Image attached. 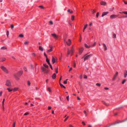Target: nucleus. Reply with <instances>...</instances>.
<instances>
[{"mask_svg":"<svg viewBox=\"0 0 127 127\" xmlns=\"http://www.w3.org/2000/svg\"><path fill=\"white\" fill-rule=\"evenodd\" d=\"M0 68L1 69L6 73L8 74L9 71L4 66H0Z\"/></svg>","mask_w":127,"mask_h":127,"instance_id":"obj_2","label":"nucleus"},{"mask_svg":"<svg viewBox=\"0 0 127 127\" xmlns=\"http://www.w3.org/2000/svg\"><path fill=\"white\" fill-rule=\"evenodd\" d=\"M84 50V48L83 47L80 48L79 49V54L81 55L83 52V51Z\"/></svg>","mask_w":127,"mask_h":127,"instance_id":"obj_8","label":"nucleus"},{"mask_svg":"<svg viewBox=\"0 0 127 127\" xmlns=\"http://www.w3.org/2000/svg\"><path fill=\"white\" fill-rule=\"evenodd\" d=\"M87 25H88L87 24H86L84 26V30H85L86 29V28L87 27Z\"/></svg>","mask_w":127,"mask_h":127,"instance_id":"obj_43","label":"nucleus"},{"mask_svg":"<svg viewBox=\"0 0 127 127\" xmlns=\"http://www.w3.org/2000/svg\"><path fill=\"white\" fill-rule=\"evenodd\" d=\"M101 4L102 5H106V3L105 2L103 1H102L101 2Z\"/></svg>","mask_w":127,"mask_h":127,"instance_id":"obj_20","label":"nucleus"},{"mask_svg":"<svg viewBox=\"0 0 127 127\" xmlns=\"http://www.w3.org/2000/svg\"><path fill=\"white\" fill-rule=\"evenodd\" d=\"M96 85L97 86H100L101 85L99 83H97L96 84Z\"/></svg>","mask_w":127,"mask_h":127,"instance_id":"obj_44","label":"nucleus"},{"mask_svg":"<svg viewBox=\"0 0 127 127\" xmlns=\"http://www.w3.org/2000/svg\"><path fill=\"white\" fill-rule=\"evenodd\" d=\"M46 62L49 65L50 64L49 60L48 59V58H46Z\"/></svg>","mask_w":127,"mask_h":127,"instance_id":"obj_21","label":"nucleus"},{"mask_svg":"<svg viewBox=\"0 0 127 127\" xmlns=\"http://www.w3.org/2000/svg\"><path fill=\"white\" fill-rule=\"evenodd\" d=\"M69 127H74L72 126V125H69Z\"/></svg>","mask_w":127,"mask_h":127,"instance_id":"obj_64","label":"nucleus"},{"mask_svg":"<svg viewBox=\"0 0 127 127\" xmlns=\"http://www.w3.org/2000/svg\"><path fill=\"white\" fill-rule=\"evenodd\" d=\"M29 42L27 41H26L24 43V44L25 45H28V44Z\"/></svg>","mask_w":127,"mask_h":127,"instance_id":"obj_30","label":"nucleus"},{"mask_svg":"<svg viewBox=\"0 0 127 127\" xmlns=\"http://www.w3.org/2000/svg\"><path fill=\"white\" fill-rule=\"evenodd\" d=\"M47 91H49L50 92H51V90L49 87H48L47 89Z\"/></svg>","mask_w":127,"mask_h":127,"instance_id":"obj_32","label":"nucleus"},{"mask_svg":"<svg viewBox=\"0 0 127 127\" xmlns=\"http://www.w3.org/2000/svg\"><path fill=\"white\" fill-rule=\"evenodd\" d=\"M39 49L41 51H43V48L41 46H39Z\"/></svg>","mask_w":127,"mask_h":127,"instance_id":"obj_23","label":"nucleus"},{"mask_svg":"<svg viewBox=\"0 0 127 127\" xmlns=\"http://www.w3.org/2000/svg\"><path fill=\"white\" fill-rule=\"evenodd\" d=\"M5 85L6 86L8 87H11L12 86L11 83L9 80H7L6 81Z\"/></svg>","mask_w":127,"mask_h":127,"instance_id":"obj_4","label":"nucleus"},{"mask_svg":"<svg viewBox=\"0 0 127 127\" xmlns=\"http://www.w3.org/2000/svg\"><path fill=\"white\" fill-rule=\"evenodd\" d=\"M124 12L125 11H122V12H119V13L121 14H124Z\"/></svg>","mask_w":127,"mask_h":127,"instance_id":"obj_57","label":"nucleus"},{"mask_svg":"<svg viewBox=\"0 0 127 127\" xmlns=\"http://www.w3.org/2000/svg\"><path fill=\"white\" fill-rule=\"evenodd\" d=\"M6 60V59L4 58H2L0 59V62H2Z\"/></svg>","mask_w":127,"mask_h":127,"instance_id":"obj_19","label":"nucleus"},{"mask_svg":"<svg viewBox=\"0 0 127 127\" xmlns=\"http://www.w3.org/2000/svg\"><path fill=\"white\" fill-rule=\"evenodd\" d=\"M49 23V24L50 25H52L53 24V23L52 21H50Z\"/></svg>","mask_w":127,"mask_h":127,"instance_id":"obj_41","label":"nucleus"},{"mask_svg":"<svg viewBox=\"0 0 127 127\" xmlns=\"http://www.w3.org/2000/svg\"><path fill=\"white\" fill-rule=\"evenodd\" d=\"M72 70V67H71L69 70V72H70Z\"/></svg>","mask_w":127,"mask_h":127,"instance_id":"obj_56","label":"nucleus"},{"mask_svg":"<svg viewBox=\"0 0 127 127\" xmlns=\"http://www.w3.org/2000/svg\"><path fill=\"white\" fill-rule=\"evenodd\" d=\"M19 37H20L23 38V37H24V35L23 34H20L19 35Z\"/></svg>","mask_w":127,"mask_h":127,"instance_id":"obj_31","label":"nucleus"},{"mask_svg":"<svg viewBox=\"0 0 127 127\" xmlns=\"http://www.w3.org/2000/svg\"><path fill=\"white\" fill-rule=\"evenodd\" d=\"M84 112L86 116H87V113L84 110Z\"/></svg>","mask_w":127,"mask_h":127,"instance_id":"obj_47","label":"nucleus"},{"mask_svg":"<svg viewBox=\"0 0 127 127\" xmlns=\"http://www.w3.org/2000/svg\"><path fill=\"white\" fill-rule=\"evenodd\" d=\"M84 78L86 79L87 78V76L86 75H84Z\"/></svg>","mask_w":127,"mask_h":127,"instance_id":"obj_60","label":"nucleus"},{"mask_svg":"<svg viewBox=\"0 0 127 127\" xmlns=\"http://www.w3.org/2000/svg\"><path fill=\"white\" fill-rule=\"evenodd\" d=\"M7 89L8 91L9 92H11L12 91H13V89H10L9 88H8Z\"/></svg>","mask_w":127,"mask_h":127,"instance_id":"obj_26","label":"nucleus"},{"mask_svg":"<svg viewBox=\"0 0 127 127\" xmlns=\"http://www.w3.org/2000/svg\"><path fill=\"white\" fill-rule=\"evenodd\" d=\"M93 56V55L92 54H90L89 55H88L86 56L84 59V61H85L87 60L90 57H91Z\"/></svg>","mask_w":127,"mask_h":127,"instance_id":"obj_7","label":"nucleus"},{"mask_svg":"<svg viewBox=\"0 0 127 127\" xmlns=\"http://www.w3.org/2000/svg\"><path fill=\"white\" fill-rule=\"evenodd\" d=\"M49 65L50 66V68H51V69L52 70H53V67H52V65L51 64H49Z\"/></svg>","mask_w":127,"mask_h":127,"instance_id":"obj_46","label":"nucleus"},{"mask_svg":"<svg viewBox=\"0 0 127 127\" xmlns=\"http://www.w3.org/2000/svg\"><path fill=\"white\" fill-rule=\"evenodd\" d=\"M117 16V15H115L113 14L110 16V17L111 19H113L115 18Z\"/></svg>","mask_w":127,"mask_h":127,"instance_id":"obj_11","label":"nucleus"},{"mask_svg":"<svg viewBox=\"0 0 127 127\" xmlns=\"http://www.w3.org/2000/svg\"><path fill=\"white\" fill-rule=\"evenodd\" d=\"M11 29H13L14 27V26L13 25H11Z\"/></svg>","mask_w":127,"mask_h":127,"instance_id":"obj_52","label":"nucleus"},{"mask_svg":"<svg viewBox=\"0 0 127 127\" xmlns=\"http://www.w3.org/2000/svg\"><path fill=\"white\" fill-rule=\"evenodd\" d=\"M92 13L93 14L95 12V11L94 10H92Z\"/></svg>","mask_w":127,"mask_h":127,"instance_id":"obj_55","label":"nucleus"},{"mask_svg":"<svg viewBox=\"0 0 127 127\" xmlns=\"http://www.w3.org/2000/svg\"><path fill=\"white\" fill-rule=\"evenodd\" d=\"M109 12H104L102 14V17H103L105 15H106Z\"/></svg>","mask_w":127,"mask_h":127,"instance_id":"obj_14","label":"nucleus"},{"mask_svg":"<svg viewBox=\"0 0 127 127\" xmlns=\"http://www.w3.org/2000/svg\"><path fill=\"white\" fill-rule=\"evenodd\" d=\"M23 71H19L17 73L19 76L23 74Z\"/></svg>","mask_w":127,"mask_h":127,"instance_id":"obj_18","label":"nucleus"},{"mask_svg":"<svg viewBox=\"0 0 127 127\" xmlns=\"http://www.w3.org/2000/svg\"><path fill=\"white\" fill-rule=\"evenodd\" d=\"M51 35L55 39H57L58 37V36L55 33L52 34Z\"/></svg>","mask_w":127,"mask_h":127,"instance_id":"obj_13","label":"nucleus"},{"mask_svg":"<svg viewBox=\"0 0 127 127\" xmlns=\"http://www.w3.org/2000/svg\"><path fill=\"white\" fill-rule=\"evenodd\" d=\"M126 81V79L124 80L122 82V84H124L125 83V82Z\"/></svg>","mask_w":127,"mask_h":127,"instance_id":"obj_40","label":"nucleus"},{"mask_svg":"<svg viewBox=\"0 0 127 127\" xmlns=\"http://www.w3.org/2000/svg\"><path fill=\"white\" fill-rule=\"evenodd\" d=\"M84 45H85V47L86 48H89L91 47V45H88L85 43V44Z\"/></svg>","mask_w":127,"mask_h":127,"instance_id":"obj_15","label":"nucleus"},{"mask_svg":"<svg viewBox=\"0 0 127 127\" xmlns=\"http://www.w3.org/2000/svg\"><path fill=\"white\" fill-rule=\"evenodd\" d=\"M103 47L104 48V50L106 51L107 50V48L106 45L104 43H103L102 44Z\"/></svg>","mask_w":127,"mask_h":127,"instance_id":"obj_16","label":"nucleus"},{"mask_svg":"<svg viewBox=\"0 0 127 127\" xmlns=\"http://www.w3.org/2000/svg\"><path fill=\"white\" fill-rule=\"evenodd\" d=\"M67 36L66 37H64V42L66 43L67 45L68 46H70L71 43V40L69 39L67 41L66 40V38Z\"/></svg>","mask_w":127,"mask_h":127,"instance_id":"obj_1","label":"nucleus"},{"mask_svg":"<svg viewBox=\"0 0 127 127\" xmlns=\"http://www.w3.org/2000/svg\"><path fill=\"white\" fill-rule=\"evenodd\" d=\"M68 118H69V116H67L66 118L64 119V121H66L67 120V119Z\"/></svg>","mask_w":127,"mask_h":127,"instance_id":"obj_45","label":"nucleus"},{"mask_svg":"<svg viewBox=\"0 0 127 127\" xmlns=\"http://www.w3.org/2000/svg\"><path fill=\"white\" fill-rule=\"evenodd\" d=\"M44 55L46 57V58H47V56L45 53H44Z\"/></svg>","mask_w":127,"mask_h":127,"instance_id":"obj_54","label":"nucleus"},{"mask_svg":"<svg viewBox=\"0 0 127 127\" xmlns=\"http://www.w3.org/2000/svg\"><path fill=\"white\" fill-rule=\"evenodd\" d=\"M19 75L18 73L14 74V76L16 80H19Z\"/></svg>","mask_w":127,"mask_h":127,"instance_id":"obj_9","label":"nucleus"},{"mask_svg":"<svg viewBox=\"0 0 127 127\" xmlns=\"http://www.w3.org/2000/svg\"><path fill=\"white\" fill-rule=\"evenodd\" d=\"M58 67H57V68H55V72L57 73L58 72Z\"/></svg>","mask_w":127,"mask_h":127,"instance_id":"obj_35","label":"nucleus"},{"mask_svg":"<svg viewBox=\"0 0 127 127\" xmlns=\"http://www.w3.org/2000/svg\"><path fill=\"white\" fill-rule=\"evenodd\" d=\"M29 114V113H28V112H26V113H25L24 114V115H28Z\"/></svg>","mask_w":127,"mask_h":127,"instance_id":"obj_48","label":"nucleus"},{"mask_svg":"<svg viewBox=\"0 0 127 127\" xmlns=\"http://www.w3.org/2000/svg\"><path fill=\"white\" fill-rule=\"evenodd\" d=\"M69 96H67L66 97V98L68 101L69 100Z\"/></svg>","mask_w":127,"mask_h":127,"instance_id":"obj_51","label":"nucleus"},{"mask_svg":"<svg viewBox=\"0 0 127 127\" xmlns=\"http://www.w3.org/2000/svg\"><path fill=\"white\" fill-rule=\"evenodd\" d=\"M51 108V107L50 106H49L48 107V110H49Z\"/></svg>","mask_w":127,"mask_h":127,"instance_id":"obj_62","label":"nucleus"},{"mask_svg":"<svg viewBox=\"0 0 127 127\" xmlns=\"http://www.w3.org/2000/svg\"><path fill=\"white\" fill-rule=\"evenodd\" d=\"M4 101H5V99H3V101H2V104L3 109V110L4 109Z\"/></svg>","mask_w":127,"mask_h":127,"instance_id":"obj_28","label":"nucleus"},{"mask_svg":"<svg viewBox=\"0 0 127 127\" xmlns=\"http://www.w3.org/2000/svg\"><path fill=\"white\" fill-rule=\"evenodd\" d=\"M39 7L42 9H43L44 8L43 7L42 5L40 6Z\"/></svg>","mask_w":127,"mask_h":127,"instance_id":"obj_50","label":"nucleus"},{"mask_svg":"<svg viewBox=\"0 0 127 127\" xmlns=\"http://www.w3.org/2000/svg\"><path fill=\"white\" fill-rule=\"evenodd\" d=\"M70 14H72L73 13V11L72 10H71L70 9H68L67 11Z\"/></svg>","mask_w":127,"mask_h":127,"instance_id":"obj_25","label":"nucleus"},{"mask_svg":"<svg viewBox=\"0 0 127 127\" xmlns=\"http://www.w3.org/2000/svg\"><path fill=\"white\" fill-rule=\"evenodd\" d=\"M18 88H19L17 87L13 89V91L14 92L18 90Z\"/></svg>","mask_w":127,"mask_h":127,"instance_id":"obj_24","label":"nucleus"},{"mask_svg":"<svg viewBox=\"0 0 127 127\" xmlns=\"http://www.w3.org/2000/svg\"><path fill=\"white\" fill-rule=\"evenodd\" d=\"M123 1L124 2V3L125 4H127V2L126 1H125L124 0H123Z\"/></svg>","mask_w":127,"mask_h":127,"instance_id":"obj_59","label":"nucleus"},{"mask_svg":"<svg viewBox=\"0 0 127 127\" xmlns=\"http://www.w3.org/2000/svg\"><path fill=\"white\" fill-rule=\"evenodd\" d=\"M99 15L98 12H97L96 14V16L97 17H98Z\"/></svg>","mask_w":127,"mask_h":127,"instance_id":"obj_53","label":"nucleus"},{"mask_svg":"<svg viewBox=\"0 0 127 127\" xmlns=\"http://www.w3.org/2000/svg\"><path fill=\"white\" fill-rule=\"evenodd\" d=\"M127 70H125V73L124 75V77H127Z\"/></svg>","mask_w":127,"mask_h":127,"instance_id":"obj_22","label":"nucleus"},{"mask_svg":"<svg viewBox=\"0 0 127 127\" xmlns=\"http://www.w3.org/2000/svg\"><path fill=\"white\" fill-rule=\"evenodd\" d=\"M68 79H66L64 81V83L65 84H66L67 83V81L68 80Z\"/></svg>","mask_w":127,"mask_h":127,"instance_id":"obj_33","label":"nucleus"},{"mask_svg":"<svg viewBox=\"0 0 127 127\" xmlns=\"http://www.w3.org/2000/svg\"><path fill=\"white\" fill-rule=\"evenodd\" d=\"M79 78H80V79H82V75H80L79 76Z\"/></svg>","mask_w":127,"mask_h":127,"instance_id":"obj_58","label":"nucleus"},{"mask_svg":"<svg viewBox=\"0 0 127 127\" xmlns=\"http://www.w3.org/2000/svg\"><path fill=\"white\" fill-rule=\"evenodd\" d=\"M68 53H67V55H69L70 54H71L70 56H71L72 55V54L73 53V52L74 50V49L73 48V46H72L71 47V50L70 51L69 49H68Z\"/></svg>","mask_w":127,"mask_h":127,"instance_id":"obj_3","label":"nucleus"},{"mask_svg":"<svg viewBox=\"0 0 127 127\" xmlns=\"http://www.w3.org/2000/svg\"><path fill=\"white\" fill-rule=\"evenodd\" d=\"M74 16H72L71 17V20H73L74 19Z\"/></svg>","mask_w":127,"mask_h":127,"instance_id":"obj_37","label":"nucleus"},{"mask_svg":"<svg viewBox=\"0 0 127 127\" xmlns=\"http://www.w3.org/2000/svg\"><path fill=\"white\" fill-rule=\"evenodd\" d=\"M2 93V91L0 92V96H1Z\"/></svg>","mask_w":127,"mask_h":127,"instance_id":"obj_49","label":"nucleus"},{"mask_svg":"<svg viewBox=\"0 0 127 127\" xmlns=\"http://www.w3.org/2000/svg\"><path fill=\"white\" fill-rule=\"evenodd\" d=\"M96 44V42H95L93 45H91V47H92L95 46V45Z\"/></svg>","mask_w":127,"mask_h":127,"instance_id":"obj_34","label":"nucleus"},{"mask_svg":"<svg viewBox=\"0 0 127 127\" xmlns=\"http://www.w3.org/2000/svg\"><path fill=\"white\" fill-rule=\"evenodd\" d=\"M52 78L53 79H55L56 77V74L55 73H54L52 76Z\"/></svg>","mask_w":127,"mask_h":127,"instance_id":"obj_17","label":"nucleus"},{"mask_svg":"<svg viewBox=\"0 0 127 127\" xmlns=\"http://www.w3.org/2000/svg\"><path fill=\"white\" fill-rule=\"evenodd\" d=\"M104 88L105 90H108L109 89V88L107 87H105Z\"/></svg>","mask_w":127,"mask_h":127,"instance_id":"obj_61","label":"nucleus"},{"mask_svg":"<svg viewBox=\"0 0 127 127\" xmlns=\"http://www.w3.org/2000/svg\"><path fill=\"white\" fill-rule=\"evenodd\" d=\"M116 35L115 34H114L113 35V38H116Z\"/></svg>","mask_w":127,"mask_h":127,"instance_id":"obj_38","label":"nucleus"},{"mask_svg":"<svg viewBox=\"0 0 127 127\" xmlns=\"http://www.w3.org/2000/svg\"><path fill=\"white\" fill-rule=\"evenodd\" d=\"M42 70L43 72H44L45 73H47L49 71V69H47L43 67H42Z\"/></svg>","mask_w":127,"mask_h":127,"instance_id":"obj_5","label":"nucleus"},{"mask_svg":"<svg viewBox=\"0 0 127 127\" xmlns=\"http://www.w3.org/2000/svg\"><path fill=\"white\" fill-rule=\"evenodd\" d=\"M52 61V64H53L56 62H57L58 61L56 57L54 58L53 57Z\"/></svg>","mask_w":127,"mask_h":127,"instance_id":"obj_6","label":"nucleus"},{"mask_svg":"<svg viewBox=\"0 0 127 127\" xmlns=\"http://www.w3.org/2000/svg\"><path fill=\"white\" fill-rule=\"evenodd\" d=\"M118 72H116L115 74L114 75V76H113V78L112 79V80L113 81H114L115 79L118 76Z\"/></svg>","mask_w":127,"mask_h":127,"instance_id":"obj_10","label":"nucleus"},{"mask_svg":"<svg viewBox=\"0 0 127 127\" xmlns=\"http://www.w3.org/2000/svg\"><path fill=\"white\" fill-rule=\"evenodd\" d=\"M124 14L127 15V11H125L124 12Z\"/></svg>","mask_w":127,"mask_h":127,"instance_id":"obj_63","label":"nucleus"},{"mask_svg":"<svg viewBox=\"0 0 127 127\" xmlns=\"http://www.w3.org/2000/svg\"><path fill=\"white\" fill-rule=\"evenodd\" d=\"M60 84L62 87H63L64 88H65V87L63 84L60 83Z\"/></svg>","mask_w":127,"mask_h":127,"instance_id":"obj_29","label":"nucleus"},{"mask_svg":"<svg viewBox=\"0 0 127 127\" xmlns=\"http://www.w3.org/2000/svg\"><path fill=\"white\" fill-rule=\"evenodd\" d=\"M1 49H6V48L5 47H3L1 48Z\"/></svg>","mask_w":127,"mask_h":127,"instance_id":"obj_42","label":"nucleus"},{"mask_svg":"<svg viewBox=\"0 0 127 127\" xmlns=\"http://www.w3.org/2000/svg\"><path fill=\"white\" fill-rule=\"evenodd\" d=\"M49 47L50 48V49L48 50L47 51V52L48 53L51 52L52 51V49L53 47L52 46L50 45H49Z\"/></svg>","mask_w":127,"mask_h":127,"instance_id":"obj_12","label":"nucleus"},{"mask_svg":"<svg viewBox=\"0 0 127 127\" xmlns=\"http://www.w3.org/2000/svg\"><path fill=\"white\" fill-rule=\"evenodd\" d=\"M43 65L45 68H47L48 69V66L46 64H43Z\"/></svg>","mask_w":127,"mask_h":127,"instance_id":"obj_27","label":"nucleus"},{"mask_svg":"<svg viewBox=\"0 0 127 127\" xmlns=\"http://www.w3.org/2000/svg\"><path fill=\"white\" fill-rule=\"evenodd\" d=\"M27 84L28 85L30 86V85L31 83L29 81H28L27 82Z\"/></svg>","mask_w":127,"mask_h":127,"instance_id":"obj_39","label":"nucleus"},{"mask_svg":"<svg viewBox=\"0 0 127 127\" xmlns=\"http://www.w3.org/2000/svg\"><path fill=\"white\" fill-rule=\"evenodd\" d=\"M6 35L7 37H8V35H9V32L8 31H7L6 32Z\"/></svg>","mask_w":127,"mask_h":127,"instance_id":"obj_36","label":"nucleus"}]
</instances>
